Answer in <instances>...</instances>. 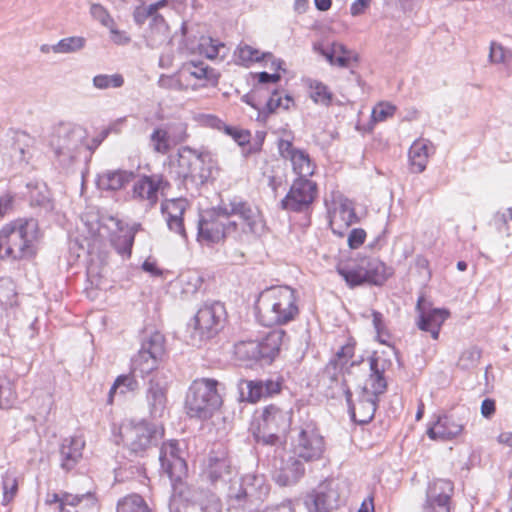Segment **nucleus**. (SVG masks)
Listing matches in <instances>:
<instances>
[{
    "instance_id": "obj_1",
    "label": "nucleus",
    "mask_w": 512,
    "mask_h": 512,
    "mask_svg": "<svg viewBox=\"0 0 512 512\" xmlns=\"http://www.w3.org/2000/svg\"><path fill=\"white\" fill-rule=\"evenodd\" d=\"M297 291L287 285L263 290L255 303L256 316L263 326H283L295 321L299 314Z\"/></svg>"
},
{
    "instance_id": "obj_2",
    "label": "nucleus",
    "mask_w": 512,
    "mask_h": 512,
    "mask_svg": "<svg viewBox=\"0 0 512 512\" xmlns=\"http://www.w3.org/2000/svg\"><path fill=\"white\" fill-rule=\"evenodd\" d=\"M39 224L35 218H17L0 229V258L32 260L38 253Z\"/></svg>"
},
{
    "instance_id": "obj_3",
    "label": "nucleus",
    "mask_w": 512,
    "mask_h": 512,
    "mask_svg": "<svg viewBox=\"0 0 512 512\" xmlns=\"http://www.w3.org/2000/svg\"><path fill=\"white\" fill-rule=\"evenodd\" d=\"M169 171L179 185L198 189L212 176V156L207 150L182 146L169 156Z\"/></svg>"
},
{
    "instance_id": "obj_4",
    "label": "nucleus",
    "mask_w": 512,
    "mask_h": 512,
    "mask_svg": "<svg viewBox=\"0 0 512 512\" xmlns=\"http://www.w3.org/2000/svg\"><path fill=\"white\" fill-rule=\"evenodd\" d=\"M289 339L283 329H273L256 339L242 340L235 345L239 359L260 366L271 365L279 356L281 349Z\"/></svg>"
},
{
    "instance_id": "obj_5",
    "label": "nucleus",
    "mask_w": 512,
    "mask_h": 512,
    "mask_svg": "<svg viewBox=\"0 0 512 512\" xmlns=\"http://www.w3.org/2000/svg\"><path fill=\"white\" fill-rule=\"evenodd\" d=\"M218 381L210 378L194 380L185 397V410L190 418L206 420L221 406L222 399L217 391Z\"/></svg>"
},
{
    "instance_id": "obj_6",
    "label": "nucleus",
    "mask_w": 512,
    "mask_h": 512,
    "mask_svg": "<svg viewBox=\"0 0 512 512\" xmlns=\"http://www.w3.org/2000/svg\"><path fill=\"white\" fill-rule=\"evenodd\" d=\"M87 135L85 128L72 122H60L54 126L49 143L61 165H70L76 159Z\"/></svg>"
},
{
    "instance_id": "obj_7",
    "label": "nucleus",
    "mask_w": 512,
    "mask_h": 512,
    "mask_svg": "<svg viewBox=\"0 0 512 512\" xmlns=\"http://www.w3.org/2000/svg\"><path fill=\"white\" fill-rule=\"evenodd\" d=\"M119 440L116 445H131L132 448H178L179 442L176 439H164L163 426H156L146 421L137 425H126L120 427Z\"/></svg>"
},
{
    "instance_id": "obj_8",
    "label": "nucleus",
    "mask_w": 512,
    "mask_h": 512,
    "mask_svg": "<svg viewBox=\"0 0 512 512\" xmlns=\"http://www.w3.org/2000/svg\"><path fill=\"white\" fill-rule=\"evenodd\" d=\"M291 420V411L281 409L274 404L265 406L257 428L252 431L255 444L262 446L279 445L280 434L289 430Z\"/></svg>"
},
{
    "instance_id": "obj_9",
    "label": "nucleus",
    "mask_w": 512,
    "mask_h": 512,
    "mask_svg": "<svg viewBox=\"0 0 512 512\" xmlns=\"http://www.w3.org/2000/svg\"><path fill=\"white\" fill-rule=\"evenodd\" d=\"M226 309L223 303L213 301L205 303L193 318V328L190 331V343L201 346L207 340L215 337L224 327Z\"/></svg>"
},
{
    "instance_id": "obj_10",
    "label": "nucleus",
    "mask_w": 512,
    "mask_h": 512,
    "mask_svg": "<svg viewBox=\"0 0 512 512\" xmlns=\"http://www.w3.org/2000/svg\"><path fill=\"white\" fill-rule=\"evenodd\" d=\"M217 210L223 218L239 217L244 225V233L260 236L265 231V222L260 210L241 196L234 195L227 199H221L217 205Z\"/></svg>"
},
{
    "instance_id": "obj_11",
    "label": "nucleus",
    "mask_w": 512,
    "mask_h": 512,
    "mask_svg": "<svg viewBox=\"0 0 512 512\" xmlns=\"http://www.w3.org/2000/svg\"><path fill=\"white\" fill-rule=\"evenodd\" d=\"M165 338L155 331L143 339L138 353L131 359V370L139 372L142 377L157 369L158 360L165 352Z\"/></svg>"
},
{
    "instance_id": "obj_12",
    "label": "nucleus",
    "mask_w": 512,
    "mask_h": 512,
    "mask_svg": "<svg viewBox=\"0 0 512 512\" xmlns=\"http://www.w3.org/2000/svg\"><path fill=\"white\" fill-rule=\"evenodd\" d=\"M317 183L304 177H297L286 196L280 201V208L285 211L301 213L310 209L317 198Z\"/></svg>"
},
{
    "instance_id": "obj_13",
    "label": "nucleus",
    "mask_w": 512,
    "mask_h": 512,
    "mask_svg": "<svg viewBox=\"0 0 512 512\" xmlns=\"http://www.w3.org/2000/svg\"><path fill=\"white\" fill-rule=\"evenodd\" d=\"M168 381L164 372L156 371L149 379L145 400L152 419H161L168 412Z\"/></svg>"
},
{
    "instance_id": "obj_14",
    "label": "nucleus",
    "mask_w": 512,
    "mask_h": 512,
    "mask_svg": "<svg viewBox=\"0 0 512 512\" xmlns=\"http://www.w3.org/2000/svg\"><path fill=\"white\" fill-rule=\"evenodd\" d=\"M270 491V485L264 475L246 474L239 483L238 488L234 485L229 487L228 497L235 500L239 505L245 501L264 500Z\"/></svg>"
},
{
    "instance_id": "obj_15",
    "label": "nucleus",
    "mask_w": 512,
    "mask_h": 512,
    "mask_svg": "<svg viewBox=\"0 0 512 512\" xmlns=\"http://www.w3.org/2000/svg\"><path fill=\"white\" fill-rule=\"evenodd\" d=\"M231 460L227 450H210L208 456L202 461L201 476L214 487L218 483L225 484L231 480Z\"/></svg>"
},
{
    "instance_id": "obj_16",
    "label": "nucleus",
    "mask_w": 512,
    "mask_h": 512,
    "mask_svg": "<svg viewBox=\"0 0 512 512\" xmlns=\"http://www.w3.org/2000/svg\"><path fill=\"white\" fill-rule=\"evenodd\" d=\"M222 218L223 216L218 212L217 206L199 215L196 238L201 245L211 247L224 241Z\"/></svg>"
},
{
    "instance_id": "obj_17",
    "label": "nucleus",
    "mask_w": 512,
    "mask_h": 512,
    "mask_svg": "<svg viewBox=\"0 0 512 512\" xmlns=\"http://www.w3.org/2000/svg\"><path fill=\"white\" fill-rule=\"evenodd\" d=\"M283 380H247L241 379L238 382V390L242 399L255 403L262 398L271 397L282 390Z\"/></svg>"
},
{
    "instance_id": "obj_18",
    "label": "nucleus",
    "mask_w": 512,
    "mask_h": 512,
    "mask_svg": "<svg viewBox=\"0 0 512 512\" xmlns=\"http://www.w3.org/2000/svg\"><path fill=\"white\" fill-rule=\"evenodd\" d=\"M339 498L334 481L325 480L306 496L305 505L310 512H330L337 508Z\"/></svg>"
},
{
    "instance_id": "obj_19",
    "label": "nucleus",
    "mask_w": 512,
    "mask_h": 512,
    "mask_svg": "<svg viewBox=\"0 0 512 512\" xmlns=\"http://www.w3.org/2000/svg\"><path fill=\"white\" fill-rule=\"evenodd\" d=\"M453 483L449 480L436 479L429 483L426 490L424 512H450Z\"/></svg>"
},
{
    "instance_id": "obj_20",
    "label": "nucleus",
    "mask_w": 512,
    "mask_h": 512,
    "mask_svg": "<svg viewBox=\"0 0 512 512\" xmlns=\"http://www.w3.org/2000/svg\"><path fill=\"white\" fill-rule=\"evenodd\" d=\"M417 326L420 330L429 332L434 340L439 338L441 326L449 317L450 312L444 308H426L425 299L420 296L417 300Z\"/></svg>"
},
{
    "instance_id": "obj_21",
    "label": "nucleus",
    "mask_w": 512,
    "mask_h": 512,
    "mask_svg": "<svg viewBox=\"0 0 512 512\" xmlns=\"http://www.w3.org/2000/svg\"><path fill=\"white\" fill-rule=\"evenodd\" d=\"M277 147L280 156L290 160L293 171L298 177L308 178L314 174L315 165L309 154L302 149L295 148L291 140L279 139Z\"/></svg>"
},
{
    "instance_id": "obj_22",
    "label": "nucleus",
    "mask_w": 512,
    "mask_h": 512,
    "mask_svg": "<svg viewBox=\"0 0 512 512\" xmlns=\"http://www.w3.org/2000/svg\"><path fill=\"white\" fill-rule=\"evenodd\" d=\"M170 187V183L162 174L142 175L134 182L132 187V197L138 200H147L153 207L158 202L159 191H165Z\"/></svg>"
},
{
    "instance_id": "obj_23",
    "label": "nucleus",
    "mask_w": 512,
    "mask_h": 512,
    "mask_svg": "<svg viewBox=\"0 0 512 512\" xmlns=\"http://www.w3.org/2000/svg\"><path fill=\"white\" fill-rule=\"evenodd\" d=\"M464 423L453 414L439 415L427 429L432 440L450 441L462 434Z\"/></svg>"
},
{
    "instance_id": "obj_24",
    "label": "nucleus",
    "mask_w": 512,
    "mask_h": 512,
    "mask_svg": "<svg viewBox=\"0 0 512 512\" xmlns=\"http://www.w3.org/2000/svg\"><path fill=\"white\" fill-rule=\"evenodd\" d=\"M297 450H281L279 470L287 471L294 475V478H300L304 474L303 461L310 462L321 458L323 450H302L297 454Z\"/></svg>"
},
{
    "instance_id": "obj_25",
    "label": "nucleus",
    "mask_w": 512,
    "mask_h": 512,
    "mask_svg": "<svg viewBox=\"0 0 512 512\" xmlns=\"http://www.w3.org/2000/svg\"><path fill=\"white\" fill-rule=\"evenodd\" d=\"M168 508L169 512H221V502L215 493H208L204 497L185 503L172 498Z\"/></svg>"
},
{
    "instance_id": "obj_26",
    "label": "nucleus",
    "mask_w": 512,
    "mask_h": 512,
    "mask_svg": "<svg viewBox=\"0 0 512 512\" xmlns=\"http://www.w3.org/2000/svg\"><path fill=\"white\" fill-rule=\"evenodd\" d=\"M186 450H160L159 461L161 469L171 482L181 481L187 475L188 466L183 456Z\"/></svg>"
},
{
    "instance_id": "obj_27",
    "label": "nucleus",
    "mask_w": 512,
    "mask_h": 512,
    "mask_svg": "<svg viewBox=\"0 0 512 512\" xmlns=\"http://www.w3.org/2000/svg\"><path fill=\"white\" fill-rule=\"evenodd\" d=\"M136 178V172L125 169H107L98 174L97 187L101 190L116 192L125 189Z\"/></svg>"
},
{
    "instance_id": "obj_28",
    "label": "nucleus",
    "mask_w": 512,
    "mask_h": 512,
    "mask_svg": "<svg viewBox=\"0 0 512 512\" xmlns=\"http://www.w3.org/2000/svg\"><path fill=\"white\" fill-rule=\"evenodd\" d=\"M144 39L146 46L150 49H157L171 42L169 26L162 15H157L150 20Z\"/></svg>"
},
{
    "instance_id": "obj_29",
    "label": "nucleus",
    "mask_w": 512,
    "mask_h": 512,
    "mask_svg": "<svg viewBox=\"0 0 512 512\" xmlns=\"http://www.w3.org/2000/svg\"><path fill=\"white\" fill-rule=\"evenodd\" d=\"M161 211L166 216L168 228L186 239V231L183 223L185 204L180 199H172L161 204Z\"/></svg>"
},
{
    "instance_id": "obj_30",
    "label": "nucleus",
    "mask_w": 512,
    "mask_h": 512,
    "mask_svg": "<svg viewBox=\"0 0 512 512\" xmlns=\"http://www.w3.org/2000/svg\"><path fill=\"white\" fill-rule=\"evenodd\" d=\"M378 398L374 394H370V390L366 387L361 389L357 403L355 404V417L352 420L360 425L371 422L374 418L377 408Z\"/></svg>"
},
{
    "instance_id": "obj_31",
    "label": "nucleus",
    "mask_w": 512,
    "mask_h": 512,
    "mask_svg": "<svg viewBox=\"0 0 512 512\" xmlns=\"http://www.w3.org/2000/svg\"><path fill=\"white\" fill-rule=\"evenodd\" d=\"M360 263L366 284L381 286L390 276L387 266L378 258H364Z\"/></svg>"
},
{
    "instance_id": "obj_32",
    "label": "nucleus",
    "mask_w": 512,
    "mask_h": 512,
    "mask_svg": "<svg viewBox=\"0 0 512 512\" xmlns=\"http://www.w3.org/2000/svg\"><path fill=\"white\" fill-rule=\"evenodd\" d=\"M298 441L299 448H322L324 445V438L313 421L303 424L298 435Z\"/></svg>"
},
{
    "instance_id": "obj_33",
    "label": "nucleus",
    "mask_w": 512,
    "mask_h": 512,
    "mask_svg": "<svg viewBox=\"0 0 512 512\" xmlns=\"http://www.w3.org/2000/svg\"><path fill=\"white\" fill-rule=\"evenodd\" d=\"M336 271L350 288L366 284L361 263L350 266L347 263L339 262L336 266Z\"/></svg>"
},
{
    "instance_id": "obj_34",
    "label": "nucleus",
    "mask_w": 512,
    "mask_h": 512,
    "mask_svg": "<svg viewBox=\"0 0 512 512\" xmlns=\"http://www.w3.org/2000/svg\"><path fill=\"white\" fill-rule=\"evenodd\" d=\"M409 162L414 173H421L426 169L428 162V146L416 140L409 149Z\"/></svg>"
},
{
    "instance_id": "obj_35",
    "label": "nucleus",
    "mask_w": 512,
    "mask_h": 512,
    "mask_svg": "<svg viewBox=\"0 0 512 512\" xmlns=\"http://www.w3.org/2000/svg\"><path fill=\"white\" fill-rule=\"evenodd\" d=\"M185 69L189 74L199 80H205L207 84L215 86L218 84L220 74L213 68L205 65L203 62H190Z\"/></svg>"
},
{
    "instance_id": "obj_36",
    "label": "nucleus",
    "mask_w": 512,
    "mask_h": 512,
    "mask_svg": "<svg viewBox=\"0 0 512 512\" xmlns=\"http://www.w3.org/2000/svg\"><path fill=\"white\" fill-rule=\"evenodd\" d=\"M211 125L219 130H223L228 136H231L233 140L241 147H246L250 142L251 133L246 129H238L237 127L226 125L223 121L216 117H211Z\"/></svg>"
},
{
    "instance_id": "obj_37",
    "label": "nucleus",
    "mask_w": 512,
    "mask_h": 512,
    "mask_svg": "<svg viewBox=\"0 0 512 512\" xmlns=\"http://www.w3.org/2000/svg\"><path fill=\"white\" fill-rule=\"evenodd\" d=\"M235 55L238 57L239 63L245 67H249L252 63L260 62L266 58L273 57L272 53H261L258 49L253 48L248 44H240L235 52Z\"/></svg>"
},
{
    "instance_id": "obj_38",
    "label": "nucleus",
    "mask_w": 512,
    "mask_h": 512,
    "mask_svg": "<svg viewBox=\"0 0 512 512\" xmlns=\"http://www.w3.org/2000/svg\"><path fill=\"white\" fill-rule=\"evenodd\" d=\"M117 512H152V509L141 495L134 493L118 500Z\"/></svg>"
},
{
    "instance_id": "obj_39",
    "label": "nucleus",
    "mask_w": 512,
    "mask_h": 512,
    "mask_svg": "<svg viewBox=\"0 0 512 512\" xmlns=\"http://www.w3.org/2000/svg\"><path fill=\"white\" fill-rule=\"evenodd\" d=\"M285 101L286 103L283 104L282 98L278 95V91L276 89L273 90L272 95L266 101L265 106L258 109L257 120L265 122L278 107H284V109H288L289 102L292 101V98L289 95H286Z\"/></svg>"
},
{
    "instance_id": "obj_40",
    "label": "nucleus",
    "mask_w": 512,
    "mask_h": 512,
    "mask_svg": "<svg viewBox=\"0 0 512 512\" xmlns=\"http://www.w3.org/2000/svg\"><path fill=\"white\" fill-rule=\"evenodd\" d=\"M2 504L8 505L18 493V479L14 469H8L2 476Z\"/></svg>"
},
{
    "instance_id": "obj_41",
    "label": "nucleus",
    "mask_w": 512,
    "mask_h": 512,
    "mask_svg": "<svg viewBox=\"0 0 512 512\" xmlns=\"http://www.w3.org/2000/svg\"><path fill=\"white\" fill-rule=\"evenodd\" d=\"M150 145L154 152L167 154L171 149L168 131L162 127H156L150 135Z\"/></svg>"
},
{
    "instance_id": "obj_42",
    "label": "nucleus",
    "mask_w": 512,
    "mask_h": 512,
    "mask_svg": "<svg viewBox=\"0 0 512 512\" xmlns=\"http://www.w3.org/2000/svg\"><path fill=\"white\" fill-rule=\"evenodd\" d=\"M86 39L81 36L63 38L51 46L54 53H73L84 48Z\"/></svg>"
},
{
    "instance_id": "obj_43",
    "label": "nucleus",
    "mask_w": 512,
    "mask_h": 512,
    "mask_svg": "<svg viewBox=\"0 0 512 512\" xmlns=\"http://www.w3.org/2000/svg\"><path fill=\"white\" fill-rule=\"evenodd\" d=\"M135 234L133 231L128 230L123 234L114 236L111 239V244L118 254L122 256H131L132 247L134 243Z\"/></svg>"
},
{
    "instance_id": "obj_44",
    "label": "nucleus",
    "mask_w": 512,
    "mask_h": 512,
    "mask_svg": "<svg viewBox=\"0 0 512 512\" xmlns=\"http://www.w3.org/2000/svg\"><path fill=\"white\" fill-rule=\"evenodd\" d=\"M489 59L494 64H503L508 70H512V51L505 49L501 44L491 43Z\"/></svg>"
},
{
    "instance_id": "obj_45",
    "label": "nucleus",
    "mask_w": 512,
    "mask_h": 512,
    "mask_svg": "<svg viewBox=\"0 0 512 512\" xmlns=\"http://www.w3.org/2000/svg\"><path fill=\"white\" fill-rule=\"evenodd\" d=\"M310 89V96L315 103H320L325 106H329L331 104L333 94L331 93L327 85L315 80L311 82Z\"/></svg>"
},
{
    "instance_id": "obj_46",
    "label": "nucleus",
    "mask_w": 512,
    "mask_h": 512,
    "mask_svg": "<svg viewBox=\"0 0 512 512\" xmlns=\"http://www.w3.org/2000/svg\"><path fill=\"white\" fill-rule=\"evenodd\" d=\"M124 84V78L121 74H99L93 77V85L95 88L104 90L108 88H120Z\"/></svg>"
},
{
    "instance_id": "obj_47",
    "label": "nucleus",
    "mask_w": 512,
    "mask_h": 512,
    "mask_svg": "<svg viewBox=\"0 0 512 512\" xmlns=\"http://www.w3.org/2000/svg\"><path fill=\"white\" fill-rule=\"evenodd\" d=\"M203 281V277L198 272H188L181 275L182 293L186 295L195 294L201 288Z\"/></svg>"
},
{
    "instance_id": "obj_48",
    "label": "nucleus",
    "mask_w": 512,
    "mask_h": 512,
    "mask_svg": "<svg viewBox=\"0 0 512 512\" xmlns=\"http://www.w3.org/2000/svg\"><path fill=\"white\" fill-rule=\"evenodd\" d=\"M15 395L13 383L6 376L0 375V409L11 407Z\"/></svg>"
},
{
    "instance_id": "obj_49",
    "label": "nucleus",
    "mask_w": 512,
    "mask_h": 512,
    "mask_svg": "<svg viewBox=\"0 0 512 512\" xmlns=\"http://www.w3.org/2000/svg\"><path fill=\"white\" fill-rule=\"evenodd\" d=\"M83 458L81 450H58L60 467L66 472L71 471Z\"/></svg>"
},
{
    "instance_id": "obj_50",
    "label": "nucleus",
    "mask_w": 512,
    "mask_h": 512,
    "mask_svg": "<svg viewBox=\"0 0 512 512\" xmlns=\"http://www.w3.org/2000/svg\"><path fill=\"white\" fill-rule=\"evenodd\" d=\"M481 358V351L477 347H470L462 352L458 360V367L469 370L475 367Z\"/></svg>"
},
{
    "instance_id": "obj_51",
    "label": "nucleus",
    "mask_w": 512,
    "mask_h": 512,
    "mask_svg": "<svg viewBox=\"0 0 512 512\" xmlns=\"http://www.w3.org/2000/svg\"><path fill=\"white\" fill-rule=\"evenodd\" d=\"M90 15L94 20L98 21L102 26L106 28H112L115 22L108 10L99 3L91 4Z\"/></svg>"
},
{
    "instance_id": "obj_52",
    "label": "nucleus",
    "mask_w": 512,
    "mask_h": 512,
    "mask_svg": "<svg viewBox=\"0 0 512 512\" xmlns=\"http://www.w3.org/2000/svg\"><path fill=\"white\" fill-rule=\"evenodd\" d=\"M117 385L120 386L119 394L125 395L127 392H134L139 388V383L136 380V373L131 370L129 374L119 375L117 378Z\"/></svg>"
},
{
    "instance_id": "obj_53",
    "label": "nucleus",
    "mask_w": 512,
    "mask_h": 512,
    "mask_svg": "<svg viewBox=\"0 0 512 512\" xmlns=\"http://www.w3.org/2000/svg\"><path fill=\"white\" fill-rule=\"evenodd\" d=\"M396 107L388 102H381L372 110V119L374 122H382L392 117Z\"/></svg>"
},
{
    "instance_id": "obj_54",
    "label": "nucleus",
    "mask_w": 512,
    "mask_h": 512,
    "mask_svg": "<svg viewBox=\"0 0 512 512\" xmlns=\"http://www.w3.org/2000/svg\"><path fill=\"white\" fill-rule=\"evenodd\" d=\"M391 362L374 352L369 357L370 375H384Z\"/></svg>"
},
{
    "instance_id": "obj_55",
    "label": "nucleus",
    "mask_w": 512,
    "mask_h": 512,
    "mask_svg": "<svg viewBox=\"0 0 512 512\" xmlns=\"http://www.w3.org/2000/svg\"><path fill=\"white\" fill-rule=\"evenodd\" d=\"M296 501L292 499H284L279 503H271L257 512H295Z\"/></svg>"
},
{
    "instance_id": "obj_56",
    "label": "nucleus",
    "mask_w": 512,
    "mask_h": 512,
    "mask_svg": "<svg viewBox=\"0 0 512 512\" xmlns=\"http://www.w3.org/2000/svg\"><path fill=\"white\" fill-rule=\"evenodd\" d=\"M157 84L162 89L176 90V91L183 90V84H182L181 80L176 75L162 74V75H160Z\"/></svg>"
},
{
    "instance_id": "obj_57",
    "label": "nucleus",
    "mask_w": 512,
    "mask_h": 512,
    "mask_svg": "<svg viewBox=\"0 0 512 512\" xmlns=\"http://www.w3.org/2000/svg\"><path fill=\"white\" fill-rule=\"evenodd\" d=\"M265 138V131H257L252 141L250 140L249 144H247L246 148H244V155L249 156L259 153L262 150Z\"/></svg>"
},
{
    "instance_id": "obj_58",
    "label": "nucleus",
    "mask_w": 512,
    "mask_h": 512,
    "mask_svg": "<svg viewBox=\"0 0 512 512\" xmlns=\"http://www.w3.org/2000/svg\"><path fill=\"white\" fill-rule=\"evenodd\" d=\"M200 46L209 59L216 58L219 54V49L224 47L223 43L212 38L203 39Z\"/></svg>"
},
{
    "instance_id": "obj_59",
    "label": "nucleus",
    "mask_w": 512,
    "mask_h": 512,
    "mask_svg": "<svg viewBox=\"0 0 512 512\" xmlns=\"http://www.w3.org/2000/svg\"><path fill=\"white\" fill-rule=\"evenodd\" d=\"M82 501H87V504L89 505L91 510L97 509V500L94 494H92L91 492H87L81 495L70 494V496H68L67 505L78 506Z\"/></svg>"
},
{
    "instance_id": "obj_60",
    "label": "nucleus",
    "mask_w": 512,
    "mask_h": 512,
    "mask_svg": "<svg viewBox=\"0 0 512 512\" xmlns=\"http://www.w3.org/2000/svg\"><path fill=\"white\" fill-rule=\"evenodd\" d=\"M157 15L158 14H156V16ZM153 17H155V14H154L153 10L151 9L150 5L149 6H144V5L137 6L133 11V20L139 26L143 25L146 22V20L149 18H150V20H152Z\"/></svg>"
},
{
    "instance_id": "obj_61",
    "label": "nucleus",
    "mask_w": 512,
    "mask_h": 512,
    "mask_svg": "<svg viewBox=\"0 0 512 512\" xmlns=\"http://www.w3.org/2000/svg\"><path fill=\"white\" fill-rule=\"evenodd\" d=\"M495 222L500 231L506 233L507 235H511L512 234V207L507 209L506 213L497 215L495 218Z\"/></svg>"
},
{
    "instance_id": "obj_62",
    "label": "nucleus",
    "mask_w": 512,
    "mask_h": 512,
    "mask_svg": "<svg viewBox=\"0 0 512 512\" xmlns=\"http://www.w3.org/2000/svg\"><path fill=\"white\" fill-rule=\"evenodd\" d=\"M369 381L372 390L370 394H374L377 398L385 393L387 389V381L384 375H369Z\"/></svg>"
},
{
    "instance_id": "obj_63",
    "label": "nucleus",
    "mask_w": 512,
    "mask_h": 512,
    "mask_svg": "<svg viewBox=\"0 0 512 512\" xmlns=\"http://www.w3.org/2000/svg\"><path fill=\"white\" fill-rule=\"evenodd\" d=\"M366 239V231L362 228H354L348 235V246L351 249H358Z\"/></svg>"
},
{
    "instance_id": "obj_64",
    "label": "nucleus",
    "mask_w": 512,
    "mask_h": 512,
    "mask_svg": "<svg viewBox=\"0 0 512 512\" xmlns=\"http://www.w3.org/2000/svg\"><path fill=\"white\" fill-rule=\"evenodd\" d=\"M355 350V342L353 340H349L345 345H343L335 354L333 359H337L339 363H344V366L347 364L348 360L353 357Z\"/></svg>"
}]
</instances>
